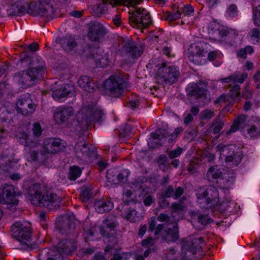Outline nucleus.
I'll use <instances>...</instances> for the list:
<instances>
[{"instance_id": "11", "label": "nucleus", "mask_w": 260, "mask_h": 260, "mask_svg": "<svg viewBox=\"0 0 260 260\" xmlns=\"http://www.w3.org/2000/svg\"><path fill=\"white\" fill-rule=\"evenodd\" d=\"M76 238H68L60 240L57 244L54 250L63 256H70L77 249Z\"/></svg>"}, {"instance_id": "54", "label": "nucleus", "mask_w": 260, "mask_h": 260, "mask_svg": "<svg viewBox=\"0 0 260 260\" xmlns=\"http://www.w3.org/2000/svg\"><path fill=\"white\" fill-rule=\"evenodd\" d=\"M168 197L162 192L158 198V206L162 208H166L169 207V201L167 199Z\"/></svg>"}, {"instance_id": "39", "label": "nucleus", "mask_w": 260, "mask_h": 260, "mask_svg": "<svg viewBox=\"0 0 260 260\" xmlns=\"http://www.w3.org/2000/svg\"><path fill=\"white\" fill-rule=\"evenodd\" d=\"M80 197L82 202H86L94 196L90 184L84 185L82 186L80 188Z\"/></svg>"}, {"instance_id": "15", "label": "nucleus", "mask_w": 260, "mask_h": 260, "mask_svg": "<svg viewBox=\"0 0 260 260\" xmlns=\"http://www.w3.org/2000/svg\"><path fill=\"white\" fill-rule=\"evenodd\" d=\"M59 203V199L57 194L47 190L42 196L38 206L51 210L58 208Z\"/></svg>"}, {"instance_id": "6", "label": "nucleus", "mask_w": 260, "mask_h": 260, "mask_svg": "<svg viewBox=\"0 0 260 260\" xmlns=\"http://www.w3.org/2000/svg\"><path fill=\"white\" fill-rule=\"evenodd\" d=\"M156 74L158 80L169 84H172L177 81L180 76L179 71L175 66H167L165 62L161 63Z\"/></svg>"}, {"instance_id": "25", "label": "nucleus", "mask_w": 260, "mask_h": 260, "mask_svg": "<svg viewBox=\"0 0 260 260\" xmlns=\"http://www.w3.org/2000/svg\"><path fill=\"white\" fill-rule=\"evenodd\" d=\"M26 12L27 13L34 15H40L41 17H47V18L52 19L54 15H48L46 14L47 12L43 11L41 9L40 3L37 6L36 2H32L29 5L25 3Z\"/></svg>"}, {"instance_id": "1", "label": "nucleus", "mask_w": 260, "mask_h": 260, "mask_svg": "<svg viewBox=\"0 0 260 260\" xmlns=\"http://www.w3.org/2000/svg\"><path fill=\"white\" fill-rule=\"evenodd\" d=\"M20 68H28L14 75L18 83L23 88L26 89L37 84L43 80L46 69L44 61L31 52L21 54L17 63Z\"/></svg>"}, {"instance_id": "56", "label": "nucleus", "mask_w": 260, "mask_h": 260, "mask_svg": "<svg viewBox=\"0 0 260 260\" xmlns=\"http://www.w3.org/2000/svg\"><path fill=\"white\" fill-rule=\"evenodd\" d=\"M198 219L199 222L203 225H206L208 224L213 222L212 218L209 217L208 215H203L200 214L198 216Z\"/></svg>"}, {"instance_id": "43", "label": "nucleus", "mask_w": 260, "mask_h": 260, "mask_svg": "<svg viewBox=\"0 0 260 260\" xmlns=\"http://www.w3.org/2000/svg\"><path fill=\"white\" fill-rule=\"evenodd\" d=\"M118 225V222L115 218L109 215L103 221V225H102L106 228L105 230L103 229V230H104V232H106L107 231L106 230L108 229L115 230V232H116V228Z\"/></svg>"}, {"instance_id": "5", "label": "nucleus", "mask_w": 260, "mask_h": 260, "mask_svg": "<svg viewBox=\"0 0 260 260\" xmlns=\"http://www.w3.org/2000/svg\"><path fill=\"white\" fill-rule=\"evenodd\" d=\"M129 22L134 27L144 28L152 23L149 13L144 8H136L135 10L129 13Z\"/></svg>"}, {"instance_id": "44", "label": "nucleus", "mask_w": 260, "mask_h": 260, "mask_svg": "<svg viewBox=\"0 0 260 260\" xmlns=\"http://www.w3.org/2000/svg\"><path fill=\"white\" fill-rule=\"evenodd\" d=\"M256 3V0L253 1L252 3V20L253 23L257 26H260V5L257 6H254V4Z\"/></svg>"}, {"instance_id": "33", "label": "nucleus", "mask_w": 260, "mask_h": 260, "mask_svg": "<svg viewBox=\"0 0 260 260\" xmlns=\"http://www.w3.org/2000/svg\"><path fill=\"white\" fill-rule=\"evenodd\" d=\"M183 192V188L177 185H169L164 192L168 198H173L174 199H177L180 198Z\"/></svg>"}, {"instance_id": "55", "label": "nucleus", "mask_w": 260, "mask_h": 260, "mask_svg": "<svg viewBox=\"0 0 260 260\" xmlns=\"http://www.w3.org/2000/svg\"><path fill=\"white\" fill-rule=\"evenodd\" d=\"M240 86L239 85L235 84L233 85L230 91L231 98L233 100L238 98L240 95Z\"/></svg>"}, {"instance_id": "31", "label": "nucleus", "mask_w": 260, "mask_h": 260, "mask_svg": "<svg viewBox=\"0 0 260 260\" xmlns=\"http://www.w3.org/2000/svg\"><path fill=\"white\" fill-rule=\"evenodd\" d=\"M26 11L25 2L16 1L10 5L7 9V13L9 16H16L22 14Z\"/></svg>"}, {"instance_id": "22", "label": "nucleus", "mask_w": 260, "mask_h": 260, "mask_svg": "<svg viewBox=\"0 0 260 260\" xmlns=\"http://www.w3.org/2000/svg\"><path fill=\"white\" fill-rule=\"evenodd\" d=\"M74 87L70 84H63L59 88L52 92L53 99L58 101H63L64 99L73 94Z\"/></svg>"}, {"instance_id": "36", "label": "nucleus", "mask_w": 260, "mask_h": 260, "mask_svg": "<svg viewBox=\"0 0 260 260\" xmlns=\"http://www.w3.org/2000/svg\"><path fill=\"white\" fill-rule=\"evenodd\" d=\"M17 159L7 156H3L0 157V169L6 172L10 171L11 169L14 168L17 163Z\"/></svg>"}, {"instance_id": "21", "label": "nucleus", "mask_w": 260, "mask_h": 260, "mask_svg": "<svg viewBox=\"0 0 260 260\" xmlns=\"http://www.w3.org/2000/svg\"><path fill=\"white\" fill-rule=\"evenodd\" d=\"M207 84L201 81L198 83L191 84L187 88L188 95L194 96L196 99L204 97L206 94Z\"/></svg>"}, {"instance_id": "12", "label": "nucleus", "mask_w": 260, "mask_h": 260, "mask_svg": "<svg viewBox=\"0 0 260 260\" xmlns=\"http://www.w3.org/2000/svg\"><path fill=\"white\" fill-rule=\"evenodd\" d=\"M107 33L106 29L101 23L98 22H91L90 23L88 37L91 41H103Z\"/></svg>"}, {"instance_id": "38", "label": "nucleus", "mask_w": 260, "mask_h": 260, "mask_svg": "<svg viewBox=\"0 0 260 260\" xmlns=\"http://www.w3.org/2000/svg\"><path fill=\"white\" fill-rule=\"evenodd\" d=\"M246 117L245 115L239 116L234 121L229 131L226 132V135L236 132L238 129H243L245 125Z\"/></svg>"}, {"instance_id": "28", "label": "nucleus", "mask_w": 260, "mask_h": 260, "mask_svg": "<svg viewBox=\"0 0 260 260\" xmlns=\"http://www.w3.org/2000/svg\"><path fill=\"white\" fill-rule=\"evenodd\" d=\"M38 260H63V257L54 249L44 248L40 251Z\"/></svg>"}, {"instance_id": "50", "label": "nucleus", "mask_w": 260, "mask_h": 260, "mask_svg": "<svg viewBox=\"0 0 260 260\" xmlns=\"http://www.w3.org/2000/svg\"><path fill=\"white\" fill-rule=\"evenodd\" d=\"M224 125L223 121L219 118H215L212 122L211 127L213 128V133L214 134H218Z\"/></svg>"}, {"instance_id": "14", "label": "nucleus", "mask_w": 260, "mask_h": 260, "mask_svg": "<svg viewBox=\"0 0 260 260\" xmlns=\"http://www.w3.org/2000/svg\"><path fill=\"white\" fill-rule=\"evenodd\" d=\"M216 148L221 154L225 156V160L226 162H231L233 166L236 167L241 162L242 159L241 153L235 152L233 150L232 146L218 145Z\"/></svg>"}, {"instance_id": "16", "label": "nucleus", "mask_w": 260, "mask_h": 260, "mask_svg": "<svg viewBox=\"0 0 260 260\" xmlns=\"http://www.w3.org/2000/svg\"><path fill=\"white\" fill-rule=\"evenodd\" d=\"M64 141L56 138H50L44 141V151L48 153H56L64 150L66 146Z\"/></svg>"}, {"instance_id": "47", "label": "nucleus", "mask_w": 260, "mask_h": 260, "mask_svg": "<svg viewBox=\"0 0 260 260\" xmlns=\"http://www.w3.org/2000/svg\"><path fill=\"white\" fill-rule=\"evenodd\" d=\"M247 132L251 137L260 136V121L255 122L254 123L247 129Z\"/></svg>"}, {"instance_id": "13", "label": "nucleus", "mask_w": 260, "mask_h": 260, "mask_svg": "<svg viewBox=\"0 0 260 260\" xmlns=\"http://www.w3.org/2000/svg\"><path fill=\"white\" fill-rule=\"evenodd\" d=\"M104 113L102 110L91 108H83L81 110L79 118L81 121H85L86 124L89 125L94 121H101Z\"/></svg>"}, {"instance_id": "17", "label": "nucleus", "mask_w": 260, "mask_h": 260, "mask_svg": "<svg viewBox=\"0 0 260 260\" xmlns=\"http://www.w3.org/2000/svg\"><path fill=\"white\" fill-rule=\"evenodd\" d=\"M103 2L94 5L92 8L93 15L96 17H101L103 14H105L108 11L107 4H109L113 6H117L119 4L127 3L130 5L131 0H103Z\"/></svg>"}, {"instance_id": "41", "label": "nucleus", "mask_w": 260, "mask_h": 260, "mask_svg": "<svg viewBox=\"0 0 260 260\" xmlns=\"http://www.w3.org/2000/svg\"><path fill=\"white\" fill-rule=\"evenodd\" d=\"M17 140L20 143L25 146L32 147L35 143L30 141L27 134L25 132H18L16 134Z\"/></svg>"}, {"instance_id": "8", "label": "nucleus", "mask_w": 260, "mask_h": 260, "mask_svg": "<svg viewBox=\"0 0 260 260\" xmlns=\"http://www.w3.org/2000/svg\"><path fill=\"white\" fill-rule=\"evenodd\" d=\"M169 137L168 143H172L176 137L172 134L170 135L165 129H158L155 133H151V138L149 139L148 145L152 149L161 146L165 142V138Z\"/></svg>"}, {"instance_id": "10", "label": "nucleus", "mask_w": 260, "mask_h": 260, "mask_svg": "<svg viewBox=\"0 0 260 260\" xmlns=\"http://www.w3.org/2000/svg\"><path fill=\"white\" fill-rule=\"evenodd\" d=\"M74 151L77 157L82 159L95 157L96 151L84 141L78 142L74 147Z\"/></svg>"}, {"instance_id": "58", "label": "nucleus", "mask_w": 260, "mask_h": 260, "mask_svg": "<svg viewBox=\"0 0 260 260\" xmlns=\"http://www.w3.org/2000/svg\"><path fill=\"white\" fill-rule=\"evenodd\" d=\"M180 10L181 11V13H183L185 16L193 15L194 12L193 8L191 6L188 5L184 6L183 8H181Z\"/></svg>"}, {"instance_id": "49", "label": "nucleus", "mask_w": 260, "mask_h": 260, "mask_svg": "<svg viewBox=\"0 0 260 260\" xmlns=\"http://www.w3.org/2000/svg\"><path fill=\"white\" fill-rule=\"evenodd\" d=\"M181 15V11L180 8L177 7V10L174 12H167L165 15V19L168 21H172L180 18Z\"/></svg>"}, {"instance_id": "61", "label": "nucleus", "mask_w": 260, "mask_h": 260, "mask_svg": "<svg viewBox=\"0 0 260 260\" xmlns=\"http://www.w3.org/2000/svg\"><path fill=\"white\" fill-rule=\"evenodd\" d=\"M184 206L183 203L180 202L179 203H174L172 204L171 208L173 212L175 213H179L183 211Z\"/></svg>"}, {"instance_id": "62", "label": "nucleus", "mask_w": 260, "mask_h": 260, "mask_svg": "<svg viewBox=\"0 0 260 260\" xmlns=\"http://www.w3.org/2000/svg\"><path fill=\"white\" fill-rule=\"evenodd\" d=\"M231 31L232 30L223 27H220L217 29L218 33L221 38L228 36Z\"/></svg>"}, {"instance_id": "20", "label": "nucleus", "mask_w": 260, "mask_h": 260, "mask_svg": "<svg viewBox=\"0 0 260 260\" xmlns=\"http://www.w3.org/2000/svg\"><path fill=\"white\" fill-rule=\"evenodd\" d=\"M22 191H16L14 187L12 185L6 184L3 188V196L6 200L8 204L16 206L19 203V200L16 199V197L20 196Z\"/></svg>"}, {"instance_id": "48", "label": "nucleus", "mask_w": 260, "mask_h": 260, "mask_svg": "<svg viewBox=\"0 0 260 260\" xmlns=\"http://www.w3.org/2000/svg\"><path fill=\"white\" fill-rule=\"evenodd\" d=\"M28 158L32 161H40L46 159V156L43 152L40 153L37 150L30 151L28 152Z\"/></svg>"}, {"instance_id": "64", "label": "nucleus", "mask_w": 260, "mask_h": 260, "mask_svg": "<svg viewBox=\"0 0 260 260\" xmlns=\"http://www.w3.org/2000/svg\"><path fill=\"white\" fill-rule=\"evenodd\" d=\"M238 9L237 7L235 4H232L230 6L227 10L228 15L232 17H234L237 15Z\"/></svg>"}, {"instance_id": "24", "label": "nucleus", "mask_w": 260, "mask_h": 260, "mask_svg": "<svg viewBox=\"0 0 260 260\" xmlns=\"http://www.w3.org/2000/svg\"><path fill=\"white\" fill-rule=\"evenodd\" d=\"M121 51L129 55L132 58L139 57L143 53V50L141 47H137L133 42H126L122 46Z\"/></svg>"}, {"instance_id": "9", "label": "nucleus", "mask_w": 260, "mask_h": 260, "mask_svg": "<svg viewBox=\"0 0 260 260\" xmlns=\"http://www.w3.org/2000/svg\"><path fill=\"white\" fill-rule=\"evenodd\" d=\"M136 202L133 199L126 200L122 203L119 204L117 209L120 211L121 216L132 222H135L138 220V212L132 207L136 204Z\"/></svg>"}, {"instance_id": "51", "label": "nucleus", "mask_w": 260, "mask_h": 260, "mask_svg": "<svg viewBox=\"0 0 260 260\" xmlns=\"http://www.w3.org/2000/svg\"><path fill=\"white\" fill-rule=\"evenodd\" d=\"M94 251L95 248L93 247H84L78 251L77 254L79 256L84 257L92 254Z\"/></svg>"}, {"instance_id": "30", "label": "nucleus", "mask_w": 260, "mask_h": 260, "mask_svg": "<svg viewBox=\"0 0 260 260\" xmlns=\"http://www.w3.org/2000/svg\"><path fill=\"white\" fill-rule=\"evenodd\" d=\"M94 204L95 210L100 213L108 212L113 208V203L108 199L95 200Z\"/></svg>"}, {"instance_id": "23", "label": "nucleus", "mask_w": 260, "mask_h": 260, "mask_svg": "<svg viewBox=\"0 0 260 260\" xmlns=\"http://www.w3.org/2000/svg\"><path fill=\"white\" fill-rule=\"evenodd\" d=\"M16 106L17 112L23 115L32 114L36 107L30 100L23 99L19 100Z\"/></svg>"}, {"instance_id": "4", "label": "nucleus", "mask_w": 260, "mask_h": 260, "mask_svg": "<svg viewBox=\"0 0 260 260\" xmlns=\"http://www.w3.org/2000/svg\"><path fill=\"white\" fill-rule=\"evenodd\" d=\"M56 226L61 235L68 238H76L79 234V230L74 219L68 216L59 217L56 222Z\"/></svg>"}, {"instance_id": "34", "label": "nucleus", "mask_w": 260, "mask_h": 260, "mask_svg": "<svg viewBox=\"0 0 260 260\" xmlns=\"http://www.w3.org/2000/svg\"><path fill=\"white\" fill-rule=\"evenodd\" d=\"M247 77L248 74L246 73L238 74L237 72H235L228 77L220 79V81L226 83L237 82L242 84L247 78Z\"/></svg>"}, {"instance_id": "19", "label": "nucleus", "mask_w": 260, "mask_h": 260, "mask_svg": "<svg viewBox=\"0 0 260 260\" xmlns=\"http://www.w3.org/2000/svg\"><path fill=\"white\" fill-rule=\"evenodd\" d=\"M46 190V187L39 183H35L30 186L28 189V194L30 196L29 200L31 204L38 206L42 196Z\"/></svg>"}, {"instance_id": "35", "label": "nucleus", "mask_w": 260, "mask_h": 260, "mask_svg": "<svg viewBox=\"0 0 260 260\" xmlns=\"http://www.w3.org/2000/svg\"><path fill=\"white\" fill-rule=\"evenodd\" d=\"M79 86L85 91L91 92L94 90V83L87 76H82L78 81Z\"/></svg>"}, {"instance_id": "27", "label": "nucleus", "mask_w": 260, "mask_h": 260, "mask_svg": "<svg viewBox=\"0 0 260 260\" xmlns=\"http://www.w3.org/2000/svg\"><path fill=\"white\" fill-rule=\"evenodd\" d=\"M74 114L72 108H61L54 113V117L59 124H62L68 121L70 117Z\"/></svg>"}, {"instance_id": "7", "label": "nucleus", "mask_w": 260, "mask_h": 260, "mask_svg": "<svg viewBox=\"0 0 260 260\" xmlns=\"http://www.w3.org/2000/svg\"><path fill=\"white\" fill-rule=\"evenodd\" d=\"M218 196L217 188L213 186H209L206 188L200 189L198 194V199L204 200L209 207H214L221 205Z\"/></svg>"}, {"instance_id": "32", "label": "nucleus", "mask_w": 260, "mask_h": 260, "mask_svg": "<svg viewBox=\"0 0 260 260\" xmlns=\"http://www.w3.org/2000/svg\"><path fill=\"white\" fill-rule=\"evenodd\" d=\"M178 224L176 223L172 228H168L165 231L163 238L167 242H176L179 239Z\"/></svg>"}, {"instance_id": "63", "label": "nucleus", "mask_w": 260, "mask_h": 260, "mask_svg": "<svg viewBox=\"0 0 260 260\" xmlns=\"http://www.w3.org/2000/svg\"><path fill=\"white\" fill-rule=\"evenodd\" d=\"M201 115L203 119H209L214 116V113L209 109H206L201 113Z\"/></svg>"}, {"instance_id": "59", "label": "nucleus", "mask_w": 260, "mask_h": 260, "mask_svg": "<svg viewBox=\"0 0 260 260\" xmlns=\"http://www.w3.org/2000/svg\"><path fill=\"white\" fill-rule=\"evenodd\" d=\"M204 53L205 51L203 50L199 49L198 51L196 52L195 55L190 54L189 56V59L194 63H197L199 62L198 58L204 56Z\"/></svg>"}, {"instance_id": "2", "label": "nucleus", "mask_w": 260, "mask_h": 260, "mask_svg": "<svg viewBox=\"0 0 260 260\" xmlns=\"http://www.w3.org/2000/svg\"><path fill=\"white\" fill-rule=\"evenodd\" d=\"M104 86L112 96L119 98L129 87L128 76L123 74L111 76L104 82Z\"/></svg>"}, {"instance_id": "29", "label": "nucleus", "mask_w": 260, "mask_h": 260, "mask_svg": "<svg viewBox=\"0 0 260 260\" xmlns=\"http://www.w3.org/2000/svg\"><path fill=\"white\" fill-rule=\"evenodd\" d=\"M59 43L62 48L68 52L75 51L78 46L75 39L71 36H66L60 39Z\"/></svg>"}, {"instance_id": "60", "label": "nucleus", "mask_w": 260, "mask_h": 260, "mask_svg": "<svg viewBox=\"0 0 260 260\" xmlns=\"http://www.w3.org/2000/svg\"><path fill=\"white\" fill-rule=\"evenodd\" d=\"M182 150L183 149L181 148L178 147L174 150L169 151L168 152L169 158L173 159L178 157L182 153Z\"/></svg>"}, {"instance_id": "40", "label": "nucleus", "mask_w": 260, "mask_h": 260, "mask_svg": "<svg viewBox=\"0 0 260 260\" xmlns=\"http://www.w3.org/2000/svg\"><path fill=\"white\" fill-rule=\"evenodd\" d=\"M105 226L101 225L100 228V234L105 237L108 242H112L113 244L116 243L117 240L115 238L116 232L115 230L108 229L106 232H104L103 229H105Z\"/></svg>"}, {"instance_id": "26", "label": "nucleus", "mask_w": 260, "mask_h": 260, "mask_svg": "<svg viewBox=\"0 0 260 260\" xmlns=\"http://www.w3.org/2000/svg\"><path fill=\"white\" fill-rule=\"evenodd\" d=\"M207 177L209 181L219 179L223 181V183L225 184V185L229 186L232 184V182H230L229 179H223V173L217 166H211L209 168L207 173Z\"/></svg>"}, {"instance_id": "37", "label": "nucleus", "mask_w": 260, "mask_h": 260, "mask_svg": "<svg viewBox=\"0 0 260 260\" xmlns=\"http://www.w3.org/2000/svg\"><path fill=\"white\" fill-rule=\"evenodd\" d=\"M103 53V50L99 47L91 46L88 45L86 46L83 50L85 56L95 60L96 59V56Z\"/></svg>"}, {"instance_id": "57", "label": "nucleus", "mask_w": 260, "mask_h": 260, "mask_svg": "<svg viewBox=\"0 0 260 260\" xmlns=\"http://www.w3.org/2000/svg\"><path fill=\"white\" fill-rule=\"evenodd\" d=\"M117 172L114 170H109L107 172V178L109 182H111L113 184H117V178H116Z\"/></svg>"}, {"instance_id": "3", "label": "nucleus", "mask_w": 260, "mask_h": 260, "mask_svg": "<svg viewBox=\"0 0 260 260\" xmlns=\"http://www.w3.org/2000/svg\"><path fill=\"white\" fill-rule=\"evenodd\" d=\"M12 236L20 242L21 248L26 249L30 245L32 232L29 227L19 221L11 226Z\"/></svg>"}, {"instance_id": "42", "label": "nucleus", "mask_w": 260, "mask_h": 260, "mask_svg": "<svg viewBox=\"0 0 260 260\" xmlns=\"http://www.w3.org/2000/svg\"><path fill=\"white\" fill-rule=\"evenodd\" d=\"M39 3H40L41 9L43 11H46L48 15H54V9L53 4L51 3L52 0H37Z\"/></svg>"}, {"instance_id": "53", "label": "nucleus", "mask_w": 260, "mask_h": 260, "mask_svg": "<svg viewBox=\"0 0 260 260\" xmlns=\"http://www.w3.org/2000/svg\"><path fill=\"white\" fill-rule=\"evenodd\" d=\"M129 174V172L127 170H124L120 172H118L115 175L116 178H117V184L120 182H126Z\"/></svg>"}, {"instance_id": "52", "label": "nucleus", "mask_w": 260, "mask_h": 260, "mask_svg": "<svg viewBox=\"0 0 260 260\" xmlns=\"http://www.w3.org/2000/svg\"><path fill=\"white\" fill-rule=\"evenodd\" d=\"M253 52V48L250 46H247L244 48L240 49L237 52L238 57L246 58L247 54H251Z\"/></svg>"}, {"instance_id": "18", "label": "nucleus", "mask_w": 260, "mask_h": 260, "mask_svg": "<svg viewBox=\"0 0 260 260\" xmlns=\"http://www.w3.org/2000/svg\"><path fill=\"white\" fill-rule=\"evenodd\" d=\"M203 243V239L201 237H189L183 240V250L194 254L201 250Z\"/></svg>"}, {"instance_id": "45", "label": "nucleus", "mask_w": 260, "mask_h": 260, "mask_svg": "<svg viewBox=\"0 0 260 260\" xmlns=\"http://www.w3.org/2000/svg\"><path fill=\"white\" fill-rule=\"evenodd\" d=\"M82 169L77 166L71 167L68 173V178L71 180H75L81 174Z\"/></svg>"}, {"instance_id": "46", "label": "nucleus", "mask_w": 260, "mask_h": 260, "mask_svg": "<svg viewBox=\"0 0 260 260\" xmlns=\"http://www.w3.org/2000/svg\"><path fill=\"white\" fill-rule=\"evenodd\" d=\"M96 59L95 62L97 65H100L102 67H105L108 65L110 61L109 59V55L107 53H101L100 55L96 56Z\"/></svg>"}]
</instances>
